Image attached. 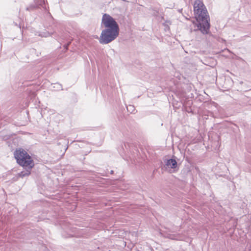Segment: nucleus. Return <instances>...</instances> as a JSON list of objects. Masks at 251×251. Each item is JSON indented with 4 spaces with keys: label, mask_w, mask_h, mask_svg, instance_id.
Masks as SVG:
<instances>
[{
    "label": "nucleus",
    "mask_w": 251,
    "mask_h": 251,
    "mask_svg": "<svg viewBox=\"0 0 251 251\" xmlns=\"http://www.w3.org/2000/svg\"><path fill=\"white\" fill-rule=\"evenodd\" d=\"M101 26L102 30L99 38L101 44H108L114 40L119 35V27L115 20L110 15L104 14L102 16Z\"/></svg>",
    "instance_id": "1"
},
{
    "label": "nucleus",
    "mask_w": 251,
    "mask_h": 251,
    "mask_svg": "<svg viewBox=\"0 0 251 251\" xmlns=\"http://www.w3.org/2000/svg\"><path fill=\"white\" fill-rule=\"evenodd\" d=\"M194 14L199 24L193 23L194 29H190V32L201 31L203 34L208 33L210 28V19L206 7H201L197 11H194Z\"/></svg>",
    "instance_id": "2"
},
{
    "label": "nucleus",
    "mask_w": 251,
    "mask_h": 251,
    "mask_svg": "<svg viewBox=\"0 0 251 251\" xmlns=\"http://www.w3.org/2000/svg\"><path fill=\"white\" fill-rule=\"evenodd\" d=\"M17 162L23 167L28 168L29 169L33 167L34 164L31 156L25 150L16 151L14 154Z\"/></svg>",
    "instance_id": "3"
},
{
    "label": "nucleus",
    "mask_w": 251,
    "mask_h": 251,
    "mask_svg": "<svg viewBox=\"0 0 251 251\" xmlns=\"http://www.w3.org/2000/svg\"><path fill=\"white\" fill-rule=\"evenodd\" d=\"M165 165L168 168L174 169V171H175L177 167V163L175 159L171 158L167 160Z\"/></svg>",
    "instance_id": "4"
},
{
    "label": "nucleus",
    "mask_w": 251,
    "mask_h": 251,
    "mask_svg": "<svg viewBox=\"0 0 251 251\" xmlns=\"http://www.w3.org/2000/svg\"><path fill=\"white\" fill-rule=\"evenodd\" d=\"M194 11H197L201 7L205 8V6L202 1L200 0H196L194 3Z\"/></svg>",
    "instance_id": "5"
},
{
    "label": "nucleus",
    "mask_w": 251,
    "mask_h": 251,
    "mask_svg": "<svg viewBox=\"0 0 251 251\" xmlns=\"http://www.w3.org/2000/svg\"><path fill=\"white\" fill-rule=\"evenodd\" d=\"M30 173H31V169H28V168H27V169L25 171H22L20 173H19L18 175H19V176H20L22 178H23L26 176H29L30 174Z\"/></svg>",
    "instance_id": "6"
},
{
    "label": "nucleus",
    "mask_w": 251,
    "mask_h": 251,
    "mask_svg": "<svg viewBox=\"0 0 251 251\" xmlns=\"http://www.w3.org/2000/svg\"><path fill=\"white\" fill-rule=\"evenodd\" d=\"M39 8L37 6V4H36L34 2V3L33 4H30V5H29L28 6H27L26 8V10L27 11H33V10H34L35 9H37Z\"/></svg>",
    "instance_id": "7"
},
{
    "label": "nucleus",
    "mask_w": 251,
    "mask_h": 251,
    "mask_svg": "<svg viewBox=\"0 0 251 251\" xmlns=\"http://www.w3.org/2000/svg\"><path fill=\"white\" fill-rule=\"evenodd\" d=\"M34 2L37 5L38 7L40 6L43 7V5H45L44 0H34Z\"/></svg>",
    "instance_id": "8"
},
{
    "label": "nucleus",
    "mask_w": 251,
    "mask_h": 251,
    "mask_svg": "<svg viewBox=\"0 0 251 251\" xmlns=\"http://www.w3.org/2000/svg\"><path fill=\"white\" fill-rule=\"evenodd\" d=\"M168 237L169 238H170V239H174V240H181V238H178L175 235H172V234H170L168 236Z\"/></svg>",
    "instance_id": "9"
},
{
    "label": "nucleus",
    "mask_w": 251,
    "mask_h": 251,
    "mask_svg": "<svg viewBox=\"0 0 251 251\" xmlns=\"http://www.w3.org/2000/svg\"><path fill=\"white\" fill-rule=\"evenodd\" d=\"M127 110L128 111L132 113L134 110V106L131 105H129V106H127Z\"/></svg>",
    "instance_id": "10"
},
{
    "label": "nucleus",
    "mask_w": 251,
    "mask_h": 251,
    "mask_svg": "<svg viewBox=\"0 0 251 251\" xmlns=\"http://www.w3.org/2000/svg\"><path fill=\"white\" fill-rule=\"evenodd\" d=\"M54 85L55 86H54V87H56L57 90L62 89V86L60 84H59V83H55V84H54Z\"/></svg>",
    "instance_id": "11"
},
{
    "label": "nucleus",
    "mask_w": 251,
    "mask_h": 251,
    "mask_svg": "<svg viewBox=\"0 0 251 251\" xmlns=\"http://www.w3.org/2000/svg\"><path fill=\"white\" fill-rule=\"evenodd\" d=\"M125 146L126 147V151H128V150L126 148V145L125 144ZM124 151L125 152V153L126 152V151Z\"/></svg>",
    "instance_id": "12"
},
{
    "label": "nucleus",
    "mask_w": 251,
    "mask_h": 251,
    "mask_svg": "<svg viewBox=\"0 0 251 251\" xmlns=\"http://www.w3.org/2000/svg\"><path fill=\"white\" fill-rule=\"evenodd\" d=\"M69 44H67L65 45V48H67V47L69 46Z\"/></svg>",
    "instance_id": "13"
},
{
    "label": "nucleus",
    "mask_w": 251,
    "mask_h": 251,
    "mask_svg": "<svg viewBox=\"0 0 251 251\" xmlns=\"http://www.w3.org/2000/svg\"><path fill=\"white\" fill-rule=\"evenodd\" d=\"M113 173H114V171H112V170H111V172H110V174H113Z\"/></svg>",
    "instance_id": "14"
}]
</instances>
